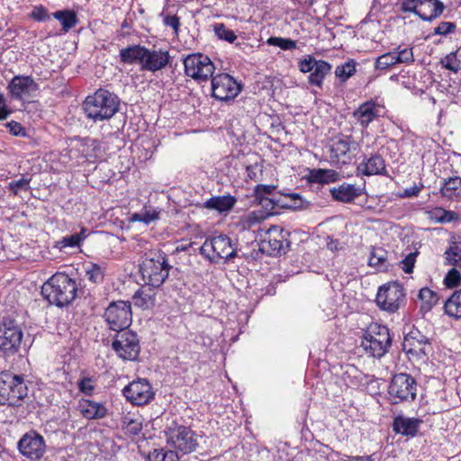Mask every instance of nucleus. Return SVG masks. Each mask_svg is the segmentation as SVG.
I'll return each mask as SVG.
<instances>
[{"label":"nucleus","instance_id":"nucleus-1","mask_svg":"<svg viewBox=\"0 0 461 461\" xmlns=\"http://www.w3.org/2000/svg\"><path fill=\"white\" fill-rule=\"evenodd\" d=\"M77 284L64 273H56L41 287V294L50 304L65 307L77 297Z\"/></svg>","mask_w":461,"mask_h":461},{"label":"nucleus","instance_id":"nucleus-2","mask_svg":"<svg viewBox=\"0 0 461 461\" xmlns=\"http://www.w3.org/2000/svg\"><path fill=\"white\" fill-rule=\"evenodd\" d=\"M119 105L120 99L114 93L99 88L86 96L83 110L88 119L99 122L111 119L118 112Z\"/></svg>","mask_w":461,"mask_h":461},{"label":"nucleus","instance_id":"nucleus-3","mask_svg":"<svg viewBox=\"0 0 461 461\" xmlns=\"http://www.w3.org/2000/svg\"><path fill=\"white\" fill-rule=\"evenodd\" d=\"M171 268L167 255L162 250L146 252L140 264L142 280L152 288H158L165 283Z\"/></svg>","mask_w":461,"mask_h":461},{"label":"nucleus","instance_id":"nucleus-4","mask_svg":"<svg viewBox=\"0 0 461 461\" xmlns=\"http://www.w3.org/2000/svg\"><path fill=\"white\" fill-rule=\"evenodd\" d=\"M200 253L212 264H219L221 260L227 263L238 257V244L229 236L221 234L206 239Z\"/></svg>","mask_w":461,"mask_h":461},{"label":"nucleus","instance_id":"nucleus-5","mask_svg":"<svg viewBox=\"0 0 461 461\" xmlns=\"http://www.w3.org/2000/svg\"><path fill=\"white\" fill-rule=\"evenodd\" d=\"M28 394V386L22 375L0 373V404L20 406Z\"/></svg>","mask_w":461,"mask_h":461},{"label":"nucleus","instance_id":"nucleus-6","mask_svg":"<svg viewBox=\"0 0 461 461\" xmlns=\"http://www.w3.org/2000/svg\"><path fill=\"white\" fill-rule=\"evenodd\" d=\"M23 337L22 327L10 317L0 321V357L9 359L17 355Z\"/></svg>","mask_w":461,"mask_h":461},{"label":"nucleus","instance_id":"nucleus-7","mask_svg":"<svg viewBox=\"0 0 461 461\" xmlns=\"http://www.w3.org/2000/svg\"><path fill=\"white\" fill-rule=\"evenodd\" d=\"M391 345L389 329L377 323L370 325L361 341V347L365 352L376 358L384 357L389 351Z\"/></svg>","mask_w":461,"mask_h":461},{"label":"nucleus","instance_id":"nucleus-8","mask_svg":"<svg viewBox=\"0 0 461 461\" xmlns=\"http://www.w3.org/2000/svg\"><path fill=\"white\" fill-rule=\"evenodd\" d=\"M165 433L167 444L182 454L194 452L198 447L197 435L189 427L172 421Z\"/></svg>","mask_w":461,"mask_h":461},{"label":"nucleus","instance_id":"nucleus-9","mask_svg":"<svg viewBox=\"0 0 461 461\" xmlns=\"http://www.w3.org/2000/svg\"><path fill=\"white\" fill-rule=\"evenodd\" d=\"M417 395V382L411 375L400 373L393 376L388 387V399L392 404L412 402Z\"/></svg>","mask_w":461,"mask_h":461},{"label":"nucleus","instance_id":"nucleus-10","mask_svg":"<svg viewBox=\"0 0 461 461\" xmlns=\"http://www.w3.org/2000/svg\"><path fill=\"white\" fill-rule=\"evenodd\" d=\"M185 74L197 82H205L210 79L215 70V66L211 59L201 53L187 55L184 60Z\"/></svg>","mask_w":461,"mask_h":461},{"label":"nucleus","instance_id":"nucleus-11","mask_svg":"<svg viewBox=\"0 0 461 461\" xmlns=\"http://www.w3.org/2000/svg\"><path fill=\"white\" fill-rule=\"evenodd\" d=\"M104 318L110 330H127L132 321L131 304L129 301H115L106 307Z\"/></svg>","mask_w":461,"mask_h":461},{"label":"nucleus","instance_id":"nucleus-12","mask_svg":"<svg viewBox=\"0 0 461 461\" xmlns=\"http://www.w3.org/2000/svg\"><path fill=\"white\" fill-rule=\"evenodd\" d=\"M399 5L402 13H412L429 22L439 17L445 10L439 0H401Z\"/></svg>","mask_w":461,"mask_h":461},{"label":"nucleus","instance_id":"nucleus-13","mask_svg":"<svg viewBox=\"0 0 461 461\" xmlns=\"http://www.w3.org/2000/svg\"><path fill=\"white\" fill-rule=\"evenodd\" d=\"M404 300L403 286L399 282H391L379 287L375 303L381 310L395 312L400 309Z\"/></svg>","mask_w":461,"mask_h":461},{"label":"nucleus","instance_id":"nucleus-14","mask_svg":"<svg viewBox=\"0 0 461 461\" xmlns=\"http://www.w3.org/2000/svg\"><path fill=\"white\" fill-rule=\"evenodd\" d=\"M116 332L112 342L113 350L123 360H136L140 351L137 333L128 329Z\"/></svg>","mask_w":461,"mask_h":461},{"label":"nucleus","instance_id":"nucleus-15","mask_svg":"<svg viewBox=\"0 0 461 461\" xmlns=\"http://www.w3.org/2000/svg\"><path fill=\"white\" fill-rule=\"evenodd\" d=\"M212 96L221 102L234 100L242 90L241 85L230 75L221 73L211 77Z\"/></svg>","mask_w":461,"mask_h":461},{"label":"nucleus","instance_id":"nucleus-16","mask_svg":"<svg viewBox=\"0 0 461 461\" xmlns=\"http://www.w3.org/2000/svg\"><path fill=\"white\" fill-rule=\"evenodd\" d=\"M298 68L302 73H310L308 82L312 86L322 87L327 75L330 74L332 66L322 59H316L312 55H307L299 59Z\"/></svg>","mask_w":461,"mask_h":461},{"label":"nucleus","instance_id":"nucleus-17","mask_svg":"<svg viewBox=\"0 0 461 461\" xmlns=\"http://www.w3.org/2000/svg\"><path fill=\"white\" fill-rule=\"evenodd\" d=\"M20 453L28 459L39 460L46 452L44 438L35 430L25 433L17 444Z\"/></svg>","mask_w":461,"mask_h":461},{"label":"nucleus","instance_id":"nucleus-18","mask_svg":"<svg viewBox=\"0 0 461 461\" xmlns=\"http://www.w3.org/2000/svg\"><path fill=\"white\" fill-rule=\"evenodd\" d=\"M122 393L128 402L138 406L148 404L155 395L150 384L145 378L130 383L123 388Z\"/></svg>","mask_w":461,"mask_h":461},{"label":"nucleus","instance_id":"nucleus-19","mask_svg":"<svg viewBox=\"0 0 461 461\" xmlns=\"http://www.w3.org/2000/svg\"><path fill=\"white\" fill-rule=\"evenodd\" d=\"M276 189L272 185H258L254 188L255 202L263 209L258 218L266 219L269 216L278 214L276 206V194L274 193Z\"/></svg>","mask_w":461,"mask_h":461},{"label":"nucleus","instance_id":"nucleus-20","mask_svg":"<svg viewBox=\"0 0 461 461\" xmlns=\"http://www.w3.org/2000/svg\"><path fill=\"white\" fill-rule=\"evenodd\" d=\"M357 143L350 136L339 138L330 146V158L334 163H349L356 156Z\"/></svg>","mask_w":461,"mask_h":461},{"label":"nucleus","instance_id":"nucleus-21","mask_svg":"<svg viewBox=\"0 0 461 461\" xmlns=\"http://www.w3.org/2000/svg\"><path fill=\"white\" fill-rule=\"evenodd\" d=\"M429 346V339L417 329H412L407 335H405L402 343L403 350L407 354L415 357L428 355Z\"/></svg>","mask_w":461,"mask_h":461},{"label":"nucleus","instance_id":"nucleus-22","mask_svg":"<svg viewBox=\"0 0 461 461\" xmlns=\"http://www.w3.org/2000/svg\"><path fill=\"white\" fill-rule=\"evenodd\" d=\"M170 60V55L167 50H149L144 47L143 61L141 70L157 72L165 68Z\"/></svg>","mask_w":461,"mask_h":461},{"label":"nucleus","instance_id":"nucleus-23","mask_svg":"<svg viewBox=\"0 0 461 461\" xmlns=\"http://www.w3.org/2000/svg\"><path fill=\"white\" fill-rule=\"evenodd\" d=\"M287 231L278 230L277 228L270 229L267 238L262 241V249L267 250L269 255H277L285 253L289 247V241L285 239Z\"/></svg>","mask_w":461,"mask_h":461},{"label":"nucleus","instance_id":"nucleus-24","mask_svg":"<svg viewBox=\"0 0 461 461\" xmlns=\"http://www.w3.org/2000/svg\"><path fill=\"white\" fill-rule=\"evenodd\" d=\"M38 88V84L30 76H15L8 85L11 95L17 100L31 95Z\"/></svg>","mask_w":461,"mask_h":461},{"label":"nucleus","instance_id":"nucleus-25","mask_svg":"<svg viewBox=\"0 0 461 461\" xmlns=\"http://www.w3.org/2000/svg\"><path fill=\"white\" fill-rule=\"evenodd\" d=\"M421 424L422 420L420 419L400 414L393 418L392 429L396 434L413 438L418 434Z\"/></svg>","mask_w":461,"mask_h":461},{"label":"nucleus","instance_id":"nucleus-26","mask_svg":"<svg viewBox=\"0 0 461 461\" xmlns=\"http://www.w3.org/2000/svg\"><path fill=\"white\" fill-rule=\"evenodd\" d=\"M358 173L364 176H387L385 160L379 154H372L369 158H365L357 166Z\"/></svg>","mask_w":461,"mask_h":461},{"label":"nucleus","instance_id":"nucleus-27","mask_svg":"<svg viewBox=\"0 0 461 461\" xmlns=\"http://www.w3.org/2000/svg\"><path fill=\"white\" fill-rule=\"evenodd\" d=\"M353 117L363 128H367L370 122L379 117V105L369 101L360 104L353 113Z\"/></svg>","mask_w":461,"mask_h":461},{"label":"nucleus","instance_id":"nucleus-28","mask_svg":"<svg viewBox=\"0 0 461 461\" xmlns=\"http://www.w3.org/2000/svg\"><path fill=\"white\" fill-rule=\"evenodd\" d=\"M78 410L81 415L87 420H100L108 414V410L104 403L89 399L80 400Z\"/></svg>","mask_w":461,"mask_h":461},{"label":"nucleus","instance_id":"nucleus-29","mask_svg":"<svg viewBox=\"0 0 461 461\" xmlns=\"http://www.w3.org/2000/svg\"><path fill=\"white\" fill-rule=\"evenodd\" d=\"M100 151L101 147L99 141L91 138L78 139L75 146L71 149V152H76L78 156L86 159L98 158Z\"/></svg>","mask_w":461,"mask_h":461},{"label":"nucleus","instance_id":"nucleus-30","mask_svg":"<svg viewBox=\"0 0 461 461\" xmlns=\"http://www.w3.org/2000/svg\"><path fill=\"white\" fill-rule=\"evenodd\" d=\"M360 188L353 184L343 183L330 189V194L336 201L350 203L360 194Z\"/></svg>","mask_w":461,"mask_h":461},{"label":"nucleus","instance_id":"nucleus-31","mask_svg":"<svg viewBox=\"0 0 461 461\" xmlns=\"http://www.w3.org/2000/svg\"><path fill=\"white\" fill-rule=\"evenodd\" d=\"M339 178V173L334 169L312 168L307 176L308 182L321 185L335 183Z\"/></svg>","mask_w":461,"mask_h":461},{"label":"nucleus","instance_id":"nucleus-32","mask_svg":"<svg viewBox=\"0 0 461 461\" xmlns=\"http://www.w3.org/2000/svg\"><path fill=\"white\" fill-rule=\"evenodd\" d=\"M145 46L134 44L120 50L119 57L122 63L139 64L141 67L143 61V50Z\"/></svg>","mask_w":461,"mask_h":461},{"label":"nucleus","instance_id":"nucleus-33","mask_svg":"<svg viewBox=\"0 0 461 461\" xmlns=\"http://www.w3.org/2000/svg\"><path fill=\"white\" fill-rule=\"evenodd\" d=\"M154 289L155 288L146 285L139 288L132 296L134 304L142 309L153 307L155 304L156 295Z\"/></svg>","mask_w":461,"mask_h":461},{"label":"nucleus","instance_id":"nucleus-34","mask_svg":"<svg viewBox=\"0 0 461 461\" xmlns=\"http://www.w3.org/2000/svg\"><path fill=\"white\" fill-rule=\"evenodd\" d=\"M440 193L442 196L451 200L461 198V177L451 176L443 180Z\"/></svg>","mask_w":461,"mask_h":461},{"label":"nucleus","instance_id":"nucleus-35","mask_svg":"<svg viewBox=\"0 0 461 461\" xmlns=\"http://www.w3.org/2000/svg\"><path fill=\"white\" fill-rule=\"evenodd\" d=\"M236 203V199L231 195L213 196L204 203L208 209L216 210L220 212L230 211Z\"/></svg>","mask_w":461,"mask_h":461},{"label":"nucleus","instance_id":"nucleus-36","mask_svg":"<svg viewBox=\"0 0 461 461\" xmlns=\"http://www.w3.org/2000/svg\"><path fill=\"white\" fill-rule=\"evenodd\" d=\"M277 211L280 209H297L302 206L303 200L298 194L295 193H280L276 194Z\"/></svg>","mask_w":461,"mask_h":461},{"label":"nucleus","instance_id":"nucleus-37","mask_svg":"<svg viewBox=\"0 0 461 461\" xmlns=\"http://www.w3.org/2000/svg\"><path fill=\"white\" fill-rule=\"evenodd\" d=\"M445 313L456 320L461 319V289L453 294L444 303Z\"/></svg>","mask_w":461,"mask_h":461},{"label":"nucleus","instance_id":"nucleus-38","mask_svg":"<svg viewBox=\"0 0 461 461\" xmlns=\"http://www.w3.org/2000/svg\"><path fill=\"white\" fill-rule=\"evenodd\" d=\"M122 423L126 433L137 436L142 430L143 419L140 415L129 413L122 417Z\"/></svg>","mask_w":461,"mask_h":461},{"label":"nucleus","instance_id":"nucleus-39","mask_svg":"<svg viewBox=\"0 0 461 461\" xmlns=\"http://www.w3.org/2000/svg\"><path fill=\"white\" fill-rule=\"evenodd\" d=\"M445 265L461 269V242H452L444 253Z\"/></svg>","mask_w":461,"mask_h":461},{"label":"nucleus","instance_id":"nucleus-40","mask_svg":"<svg viewBox=\"0 0 461 461\" xmlns=\"http://www.w3.org/2000/svg\"><path fill=\"white\" fill-rule=\"evenodd\" d=\"M53 17L61 23L66 32L76 26L77 23V14L73 11H57L53 14Z\"/></svg>","mask_w":461,"mask_h":461},{"label":"nucleus","instance_id":"nucleus-41","mask_svg":"<svg viewBox=\"0 0 461 461\" xmlns=\"http://www.w3.org/2000/svg\"><path fill=\"white\" fill-rule=\"evenodd\" d=\"M357 62L354 59H348L335 69V76L341 81L346 82L356 73Z\"/></svg>","mask_w":461,"mask_h":461},{"label":"nucleus","instance_id":"nucleus-42","mask_svg":"<svg viewBox=\"0 0 461 461\" xmlns=\"http://www.w3.org/2000/svg\"><path fill=\"white\" fill-rule=\"evenodd\" d=\"M86 276L93 284H100L104 280V269L95 263H88L86 266Z\"/></svg>","mask_w":461,"mask_h":461},{"label":"nucleus","instance_id":"nucleus-43","mask_svg":"<svg viewBox=\"0 0 461 461\" xmlns=\"http://www.w3.org/2000/svg\"><path fill=\"white\" fill-rule=\"evenodd\" d=\"M419 299L422 302V309L430 310L438 303V294L428 287H423L419 292Z\"/></svg>","mask_w":461,"mask_h":461},{"label":"nucleus","instance_id":"nucleus-44","mask_svg":"<svg viewBox=\"0 0 461 461\" xmlns=\"http://www.w3.org/2000/svg\"><path fill=\"white\" fill-rule=\"evenodd\" d=\"M213 31L215 35L222 41H226L230 43L234 42V41L237 39L236 34L234 32L225 26L224 23H215L213 25Z\"/></svg>","mask_w":461,"mask_h":461},{"label":"nucleus","instance_id":"nucleus-45","mask_svg":"<svg viewBox=\"0 0 461 461\" xmlns=\"http://www.w3.org/2000/svg\"><path fill=\"white\" fill-rule=\"evenodd\" d=\"M395 59L396 56L394 50L386 52L376 59L375 68L381 70L387 69L388 68L397 64Z\"/></svg>","mask_w":461,"mask_h":461},{"label":"nucleus","instance_id":"nucleus-46","mask_svg":"<svg viewBox=\"0 0 461 461\" xmlns=\"http://www.w3.org/2000/svg\"><path fill=\"white\" fill-rule=\"evenodd\" d=\"M267 42L270 46H276L284 50H292L297 47L295 41L281 37H270Z\"/></svg>","mask_w":461,"mask_h":461},{"label":"nucleus","instance_id":"nucleus-47","mask_svg":"<svg viewBox=\"0 0 461 461\" xmlns=\"http://www.w3.org/2000/svg\"><path fill=\"white\" fill-rule=\"evenodd\" d=\"M457 51H452L446 55L440 61L443 68L456 73L460 68V61L456 57Z\"/></svg>","mask_w":461,"mask_h":461},{"label":"nucleus","instance_id":"nucleus-48","mask_svg":"<svg viewBox=\"0 0 461 461\" xmlns=\"http://www.w3.org/2000/svg\"><path fill=\"white\" fill-rule=\"evenodd\" d=\"M158 218V212L155 209L141 211L138 213H134L131 217V220L134 221H140L146 224L150 223Z\"/></svg>","mask_w":461,"mask_h":461},{"label":"nucleus","instance_id":"nucleus-49","mask_svg":"<svg viewBox=\"0 0 461 461\" xmlns=\"http://www.w3.org/2000/svg\"><path fill=\"white\" fill-rule=\"evenodd\" d=\"M385 251L383 249H375L371 252L370 258H369V265L371 267H376L379 269H385Z\"/></svg>","mask_w":461,"mask_h":461},{"label":"nucleus","instance_id":"nucleus-50","mask_svg":"<svg viewBox=\"0 0 461 461\" xmlns=\"http://www.w3.org/2000/svg\"><path fill=\"white\" fill-rule=\"evenodd\" d=\"M458 269V267H453L446 275L444 283L447 287L454 288L460 285L461 274Z\"/></svg>","mask_w":461,"mask_h":461},{"label":"nucleus","instance_id":"nucleus-51","mask_svg":"<svg viewBox=\"0 0 461 461\" xmlns=\"http://www.w3.org/2000/svg\"><path fill=\"white\" fill-rule=\"evenodd\" d=\"M396 59L395 60L398 63L410 64L414 61L413 52L411 48H404L402 50L398 47L394 50Z\"/></svg>","mask_w":461,"mask_h":461},{"label":"nucleus","instance_id":"nucleus-52","mask_svg":"<svg viewBox=\"0 0 461 461\" xmlns=\"http://www.w3.org/2000/svg\"><path fill=\"white\" fill-rule=\"evenodd\" d=\"M80 237L76 234L63 237L60 240L57 241L56 248L63 249L65 248H75L80 245Z\"/></svg>","mask_w":461,"mask_h":461},{"label":"nucleus","instance_id":"nucleus-53","mask_svg":"<svg viewBox=\"0 0 461 461\" xmlns=\"http://www.w3.org/2000/svg\"><path fill=\"white\" fill-rule=\"evenodd\" d=\"M78 389L86 395H91L95 390V380L88 376H84L77 382Z\"/></svg>","mask_w":461,"mask_h":461},{"label":"nucleus","instance_id":"nucleus-54","mask_svg":"<svg viewBox=\"0 0 461 461\" xmlns=\"http://www.w3.org/2000/svg\"><path fill=\"white\" fill-rule=\"evenodd\" d=\"M417 255H418L417 252L410 253L400 262L401 268L405 273L411 274L413 272Z\"/></svg>","mask_w":461,"mask_h":461},{"label":"nucleus","instance_id":"nucleus-55","mask_svg":"<svg viewBox=\"0 0 461 461\" xmlns=\"http://www.w3.org/2000/svg\"><path fill=\"white\" fill-rule=\"evenodd\" d=\"M30 187V179L22 177L19 180L12 181L8 185V189L16 195L21 190H27Z\"/></svg>","mask_w":461,"mask_h":461},{"label":"nucleus","instance_id":"nucleus-56","mask_svg":"<svg viewBox=\"0 0 461 461\" xmlns=\"http://www.w3.org/2000/svg\"><path fill=\"white\" fill-rule=\"evenodd\" d=\"M456 24L451 22H441L437 27L434 28L435 35H447L455 32Z\"/></svg>","mask_w":461,"mask_h":461},{"label":"nucleus","instance_id":"nucleus-57","mask_svg":"<svg viewBox=\"0 0 461 461\" xmlns=\"http://www.w3.org/2000/svg\"><path fill=\"white\" fill-rule=\"evenodd\" d=\"M31 17L35 20V21H38V22H42V21H45L47 18H49L48 16V11L45 7H43L42 5H40V6H36L33 8V10L32 11L31 13Z\"/></svg>","mask_w":461,"mask_h":461},{"label":"nucleus","instance_id":"nucleus-58","mask_svg":"<svg viewBox=\"0 0 461 461\" xmlns=\"http://www.w3.org/2000/svg\"><path fill=\"white\" fill-rule=\"evenodd\" d=\"M164 23L167 26L171 27L174 29L175 33L177 34L178 29L180 26V21L179 18L176 15H167L164 18Z\"/></svg>","mask_w":461,"mask_h":461},{"label":"nucleus","instance_id":"nucleus-59","mask_svg":"<svg viewBox=\"0 0 461 461\" xmlns=\"http://www.w3.org/2000/svg\"><path fill=\"white\" fill-rule=\"evenodd\" d=\"M11 114V110L7 107L5 98L0 93V121L6 120Z\"/></svg>","mask_w":461,"mask_h":461},{"label":"nucleus","instance_id":"nucleus-60","mask_svg":"<svg viewBox=\"0 0 461 461\" xmlns=\"http://www.w3.org/2000/svg\"><path fill=\"white\" fill-rule=\"evenodd\" d=\"M5 126H6V128L9 129V131L14 136L24 135L23 129L21 123H19L15 121L7 122L5 124Z\"/></svg>","mask_w":461,"mask_h":461},{"label":"nucleus","instance_id":"nucleus-61","mask_svg":"<svg viewBox=\"0 0 461 461\" xmlns=\"http://www.w3.org/2000/svg\"><path fill=\"white\" fill-rule=\"evenodd\" d=\"M420 187L417 185L411 186L409 188L404 189L403 193L401 194L402 198L415 197L420 192Z\"/></svg>","mask_w":461,"mask_h":461},{"label":"nucleus","instance_id":"nucleus-62","mask_svg":"<svg viewBox=\"0 0 461 461\" xmlns=\"http://www.w3.org/2000/svg\"><path fill=\"white\" fill-rule=\"evenodd\" d=\"M161 461H179L177 452L175 450H164Z\"/></svg>","mask_w":461,"mask_h":461},{"label":"nucleus","instance_id":"nucleus-63","mask_svg":"<svg viewBox=\"0 0 461 461\" xmlns=\"http://www.w3.org/2000/svg\"><path fill=\"white\" fill-rule=\"evenodd\" d=\"M163 455V448L154 449L148 456L149 461H161V457Z\"/></svg>","mask_w":461,"mask_h":461},{"label":"nucleus","instance_id":"nucleus-64","mask_svg":"<svg viewBox=\"0 0 461 461\" xmlns=\"http://www.w3.org/2000/svg\"><path fill=\"white\" fill-rule=\"evenodd\" d=\"M345 461H374L372 456H348Z\"/></svg>","mask_w":461,"mask_h":461}]
</instances>
